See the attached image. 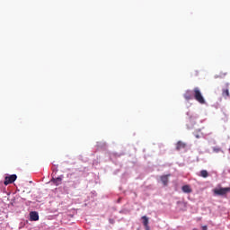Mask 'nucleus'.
Segmentation results:
<instances>
[{"instance_id": "1", "label": "nucleus", "mask_w": 230, "mask_h": 230, "mask_svg": "<svg viewBox=\"0 0 230 230\" xmlns=\"http://www.w3.org/2000/svg\"><path fill=\"white\" fill-rule=\"evenodd\" d=\"M193 96L194 100L200 103L201 105H204L206 103V99H204V96L202 95V92H200V88L195 87L193 89Z\"/></svg>"}, {"instance_id": "2", "label": "nucleus", "mask_w": 230, "mask_h": 230, "mask_svg": "<svg viewBox=\"0 0 230 230\" xmlns=\"http://www.w3.org/2000/svg\"><path fill=\"white\" fill-rule=\"evenodd\" d=\"M230 191V187L226 188H220V189H214V194L218 196L227 195Z\"/></svg>"}, {"instance_id": "3", "label": "nucleus", "mask_w": 230, "mask_h": 230, "mask_svg": "<svg viewBox=\"0 0 230 230\" xmlns=\"http://www.w3.org/2000/svg\"><path fill=\"white\" fill-rule=\"evenodd\" d=\"M17 181V175L16 174H12L9 176H5L4 184V186H8V184H13Z\"/></svg>"}, {"instance_id": "4", "label": "nucleus", "mask_w": 230, "mask_h": 230, "mask_svg": "<svg viewBox=\"0 0 230 230\" xmlns=\"http://www.w3.org/2000/svg\"><path fill=\"white\" fill-rule=\"evenodd\" d=\"M169 177H172V174H165V175L160 176V181L162 184H164V186H168Z\"/></svg>"}, {"instance_id": "5", "label": "nucleus", "mask_w": 230, "mask_h": 230, "mask_svg": "<svg viewBox=\"0 0 230 230\" xmlns=\"http://www.w3.org/2000/svg\"><path fill=\"white\" fill-rule=\"evenodd\" d=\"M222 96L223 98H229V83L226 84V88L222 90Z\"/></svg>"}, {"instance_id": "6", "label": "nucleus", "mask_w": 230, "mask_h": 230, "mask_svg": "<svg viewBox=\"0 0 230 230\" xmlns=\"http://www.w3.org/2000/svg\"><path fill=\"white\" fill-rule=\"evenodd\" d=\"M184 98L185 100H193L194 95H193V90H187L184 93Z\"/></svg>"}, {"instance_id": "7", "label": "nucleus", "mask_w": 230, "mask_h": 230, "mask_svg": "<svg viewBox=\"0 0 230 230\" xmlns=\"http://www.w3.org/2000/svg\"><path fill=\"white\" fill-rule=\"evenodd\" d=\"M30 220L32 222H37L39 220V213L32 211L30 213Z\"/></svg>"}, {"instance_id": "8", "label": "nucleus", "mask_w": 230, "mask_h": 230, "mask_svg": "<svg viewBox=\"0 0 230 230\" xmlns=\"http://www.w3.org/2000/svg\"><path fill=\"white\" fill-rule=\"evenodd\" d=\"M143 226H145L146 230H150V226H148V217L146 216L142 217Z\"/></svg>"}, {"instance_id": "9", "label": "nucleus", "mask_w": 230, "mask_h": 230, "mask_svg": "<svg viewBox=\"0 0 230 230\" xmlns=\"http://www.w3.org/2000/svg\"><path fill=\"white\" fill-rule=\"evenodd\" d=\"M184 148H186V143L182 141H178L176 144V150H182Z\"/></svg>"}, {"instance_id": "10", "label": "nucleus", "mask_w": 230, "mask_h": 230, "mask_svg": "<svg viewBox=\"0 0 230 230\" xmlns=\"http://www.w3.org/2000/svg\"><path fill=\"white\" fill-rule=\"evenodd\" d=\"M51 182H54L56 186H60L62 184V177L52 178Z\"/></svg>"}, {"instance_id": "11", "label": "nucleus", "mask_w": 230, "mask_h": 230, "mask_svg": "<svg viewBox=\"0 0 230 230\" xmlns=\"http://www.w3.org/2000/svg\"><path fill=\"white\" fill-rule=\"evenodd\" d=\"M181 190H182L183 193H191V191H192L191 187H190V185H183L181 187Z\"/></svg>"}, {"instance_id": "12", "label": "nucleus", "mask_w": 230, "mask_h": 230, "mask_svg": "<svg viewBox=\"0 0 230 230\" xmlns=\"http://www.w3.org/2000/svg\"><path fill=\"white\" fill-rule=\"evenodd\" d=\"M199 177H203V179H208V177H209V172H208L206 170H201L199 172Z\"/></svg>"}, {"instance_id": "13", "label": "nucleus", "mask_w": 230, "mask_h": 230, "mask_svg": "<svg viewBox=\"0 0 230 230\" xmlns=\"http://www.w3.org/2000/svg\"><path fill=\"white\" fill-rule=\"evenodd\" d=\"M213 150H214V152L218 154V152H220V147H214Z\"/></svg>"}, {"instance_id": "14", "label": "nucleus", "mask_w": 230, "mask_h": 230, "mask_svg": "<svg viewBox=\"0 0 230 230\" xmlns=\"http://www.w3.org/2000/svg\"><path fill=\"white\" fill-rule=\"evenodd\" d=\"M202 230H208V226H202Z\"/></svg>"}]
</instances>
